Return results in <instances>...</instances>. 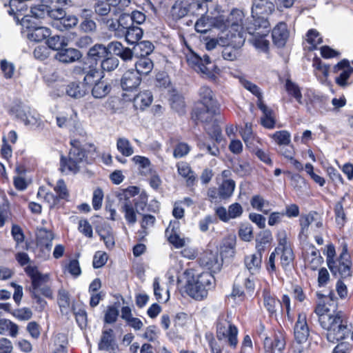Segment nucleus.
Here are the masks:
<instances>
[{"label":"nucleus","mask_w":353,"mask_h":353,"mask_svg":"<svg viewBox=\"0 0 353 353\" xmlns=\"http://www.w3.org/2000/svg\"><path fill=\"white\" fill-rule=\"evenodd\" d=\"M27 274L32 281V290H37L40 287L46 285L50 280L48 274H41L36 266L28 265L25 268Z\"/></svg>","instance_id":"nucleus-17"},{"label":"nucleus","mask_w":353,"mask_h":353,"mask_svg":"<svg viewBox=\"0 0 353 353\" xmlns=\"http://www.w3.org/2000/svg\"><path fill=\"white\" fill-rule=\"evenodd\" d=\"M53 239L54 234L52 231L48 230L44 228L38 229L37 232V245L44 253L45 256L48 257L50 256Z\"/></svg>","instance_id":"nucleus-13"},{"label":"nucleus","mask_w":353,"mask_h":353,"mask_svg":"<svg viewBox=\"0 0 353 353\" xmlns=\"http://www.w3.org/2000/svg\"><path fill=\"white\" fill-rule=\"evenodd\" d=\"M113 331L111 329L105 330L102 333V336L99 343V349L100 350L109 351L112 348L114 343Z\"/></svg>","instance_id":"nucleus-43"},{"label":"nucleus","mask_w":353,"mask_h":353,"mask_svg":"<svg viewBox=\"0 0 353 353\" xmlns=\"http://www.w3.org/2000/svg\"><path fill=\"white\" fill-rule=\"evenodd\" d=\"M234 171L240 176H246L252 172V166L249 162L239 161L233 166Z\"/></svg>","instance_id":"nucleus-54"},{"label":"nucleus","mask_w":353,"mask_h":353,"mask_svg":"<svg viewBox=\"0 0 353 353\" xmlns=\"http://www.w3.org/2000/svg\"><path fill=\"white\" fill-rule=\"evenodd\" d=\"M200 101L205 110L197 114L198 120L206 123L205 130L217 142L221 141V132L219 126L215 123L214 117L219 112V103L210 88L203 85L199 91Z\"/></svg>","instance_id":"nucleus-4"},{"label":"nucleus","mask_w":353,"mask_h":353,"mask_svg":"<svg viewBox=\"0 0 353 353\" xmlns=\"http://www.w3.org/2000/svg\"><path fill=\"white\" fill-rule=\"evenodd\" d=\"M10 112L30 129L40 130L45 126L40 114L35 110L23 103H14L11 107Z\"/></svg>","instance_id":"nucleus-7"},{"label":"nucleus","mask_w":353,"mask_h":353,"mask_svg":"<svg viewBox=\"0 0 353 353\" xmlns=\"http://www.w3.org/2000/svg\"><path fill=\"white\" fill-rule=\"evenodd\" d=\"M132 161L138 166V170L141 174L148 176L152 171V166L150 160L142 156H134Z\"/></svg>","instance_id":"nucleus-37"},{"label":"nucleus","mask_w":353,"mask_h":353,"mask_svg":"<svg viewBox=\"0 0 353 353\" xmlns=\"http://www.w3.org/2000/svg\"><path fill=\"white\" fill-rule=\"evenodd\" d=\"M134 56L137 57H147L153 50V44L148 41H143L137 43L133 48Z\"/></svg>","instance_id":"nucleus-34"},{"label":"nucleus","mask_w":353,"mask_h":353,"mask_svg":"<svg viewBox=\"0 0 353 353\" xmlns=\"http://www.w3.org/2000/svg\"><path fill=\"white\" fill-rule=\"evenodd\" d=\"M107 261V254L103 251H97L94 255L92 265L94 268H100L105 264Z\"/></svg>","instance_id":"nucleus-60"},{"label":"nucleus","mask_w":353,"mask_h":353,"mask_svg":"<svg viewBox=\"0 0 353 353\" xmlns=\"http://www.w3.org/2000/svg\"><path fill=\"white\" fill-rule=\"evenodd\" d=\"M111 90L110 85L104 81H99L94 83L92 90V96L97 99L105 97Z\"/></svg>","instance_id":"nucleus-41"},{"label":"nucleus","mask_w":353,"mask_h":353,"mask_svg":"<svg viewBox=\"0 0 353 353\" xmlns=\"http://www.w3.org/2000/svg\"><path fill=\"white\" fill-rule=\"evenodd\" d=\"M278 245L274 250L276 255L280 256L281 264L284 269L290 266L294 259V254L290 243L288 241V234L285 230L277 232Z\"/></svg>","instance_id":"nucleus-9"},{"label":"nucleus","mask_w":353,"mask_h":353,"mask_svg":"<svg viewBox=\"0 0 353 353\" xmlns=\"http://www.w3.org/2000/svg\"><path fill=\"white\" fill-rule=\"evenodd\" d=\"M190 150V146L187 143H179L174 148L173 156L176 159L182 158L187 155Z\"/></svg>","instance_id":"nucleus-63"},{"label":"nucleus","mask_w":353,"mask_h":353,"mask_svg":"<svg viewBox=\"0 0 353 353\" xmlns=\"http://www.w3.org/2000/svg\"><path fill=\"white\" fill-rule=\"evenodd\" d=\"M34 57L39 60L43 61L50 55V50L46 46H38L33 51Z\"/></svg>","instance_id":"nucleus-64"},{"label":"nucleus","mask_w":353,"mask_h":353,"mask_svg":"<svg viewBox=\"0 0 353 353\" xmlns=\"http://www.w3.org/2000/svg\"><path fill=\"white\" fill-rule=\"evenodd\" d=\"M56 59L60 62L69 63H72L81 57V53L74 48H62L55 56Z\"/></svg>","instance_id":"nucleus-23"},{"label":"nucleus","mask_w":353,"mask_h":353,"mask_svg":"<svg viewBox=\"0 0 353 353\" xmlns=\"http://www.w3.org/2000/svg\"><path fill=\"white\" fill-rule=\"evenodd\" d=\"M238 330L225 316L219 317L216 325V337L219 341H223L235 348L238 344Z\"/></svg>","instance_id":"nucleus-10"},{"label":"nucleus","mask_w":353,"mask_h":353,"mask_svg":"<svg viewBox=\"0 0 353 353\" xmlns=\"http://www.w3.org/2000/svg\"><path fill=\"white\" fill-rule=\"evenodd\" d=\"M21 24L23 26H26L28 28H31L28 34V38L29 40L40 42L51 35V30L50 28L43 26L39 27H29L27 24L30 21L29 17L23 16L20 19Z\"/></svg>","instance_id":"nucleus-12"},{"label":"nucleus","mask_w":353,"mask_h":353,"mask_svg":"<svg viewBox=\"0 0 353 353\" xmlns=\"http://www.w3.org/2000/svg\"><path fill=\"white\" fill-rule=\"evenodd\" d=\"M309 334L307 316L305 313H300L294 327V339L299 343H305Z\"/></svg>","instance_id":"nucleus-16"},{"label":"nucleus","mask_w":353,"mask_h":353,"mask_svg":"<svg viewBox=\"0 0 353 353\" xmlns=\"http://www.w3.org/2000/svg\"><path fill=\"white\" fill-rule=\"evenodd\" d=\"M262 261V254L260 252L247 256L245 258V265L252 274L259 272Z\"/></svg>","instance_id":"nucleus-29"},{"label":"nucleus","mask_w":353,"mask_h":353,"mask_svg":"<svg viewBox=\"0 0 353 353\" xmlns=\"http://www.w3.org/2000/svg\"><path fill=\"white\" fill-rule=\"evenodd\" d=\"M117 148L124 157H130L134 154V148L130 141L124 137L119 138L117 139Z\"/></svg>","instance_id":"nucleus-45"},{"label":"nucleus","mask_w":353,"mask_h":353,"mask_svg":"<svg viewBox=\"0 0 353 353\" xmlns=\"http://www.w3.org/2000/svg\"><path fill=\"white\" fill-rule=\"evenodd\" d=\"M345 197L341 198V200L336 203L334 207L335 219L338 225L343 226L345 222L346 216L343 207V201Z\"/></svg>","instance_id":"nucleus-51"},{"label":"nucleus","mask_w":353,"mask_h":353,"mask_svg":"<svg viewBox=\"0 0 353 353\" xmlns=\"http://www.w3.org/2000/svg\"><path fill=\"white\" fill-rule=\"evenodd\" d=\"M274 5L269 0H254L252 7V18L244 24V27L251 36L250 41L257 49L266 51L270 42L267 39L270 32V24L263 17L272 14Z\"/></svg>","instance_id":"nucleus-1"},{"label":"nucleus","mask_w":353,"mask_h":353,"mask_svg":"<svg viewBox=\"0 0 353 353\" xmlns=\"http://www.w3.org/2000/svg\"><path fill=\"white\" fill-rule=\"evenodd\" d=\"M154 67L153 62L148 57H139V60L135 63V72L139 75H147L152 70Z\"/></svg>","instance_id":"nucleus-35"},{"label":"nucleus","mask_w":353,"mask_h":353,"mask_svg":"<svg viewBox=\"0 0 353 353\" xmlns=\"http://www.w3.org/2000/svg\"><path fill=\"white\" fill-rule=\"evenodd\" d=\"M272 37L276 46H283L289 37L287 25L285 23H279L274 28Z\"/></svg>","instance_id":"nucleus-22"},{"label":"nucleus","mask_w":353,"mask_h":353,"mask_svg":"<svg viewBox=\"0 0 353 353\" xmlns=\"http://www.w3.org/2000/svg\"><path fill=\"white\" fill-rule=\"evenodd\" d=\"M327 256V264L330 271L336 274V269L335 268L336 261H334V256L336 255L335 248L332 244L327 245L326 252Z\"/></svg>","instance_id":"nucleus-53"},{"label":"nucleus","mask_w":353,"mask_h":353,"mask_svg":"<svg viewBox=\"0 0 353 353\" xmlns=\"http://www.w3.org/2000/svg\"><path fill=\"white\" fill-rule=\"evenodd\" d=\"M242 17L243 12L239 10L233 11L225 21L222 16L216 19L203 16L196 22L195 30L198 32L205 33L210 30L212 25L220 29L228 28L232 30H236L235 27L240 26L237 21H242Z\"/></svg>","instance_id":"nucleus-6"},{"label":"nucleus","mask_w":353,"mask_h":353,"mask_svg":"<svg viewBox=\"0 0 353 353\" xmlns=\"http://www.w3.org/2000/svg\"><path fill=\"white\" fill-rule=\"evenodd\" d=\"M303 256L305 267L315 270L323 261L319 250L312 245H309L304 249Z\"/></svg>","instance_id":"nucleus-14"},{"label":"nucleus","mask_w":353,"mask_h":353,"mask_svg":"<svg viewBox=\"0 0 353 353\" xmlns=\"http://www.w3.org/2000/svg\"><path fill=\"white\" fill-rule=\"evenodd\" d=\"M70 143L72 148L68 154V159L61 158V170L67 174L77 172L81 164L86 161L88 154L95 151L94 145L86 143L84 136H81V139H72Z\"/></svg>","instance_id":"nucleus-5"},{"label":"nucleus","mask_w":353,"mask_h":353,"mask_svg":"<svg viewBox=\"0 0 353 353\" xmlns=\"http://www.w3.org/2000/svg\"><path fill=\"white\" fill-rule=\"evenodd\" d=\"M259 108L263 112V116L261 119V125L268 129H272L274 127L275 119L272 115V111L268 108L263 101L256 103Z\"/></svg>","instance_id":"nucleus-24"},{"label":"nucleus","mask_w":353,"mask_h":353,"mask_svg":"<svg viewBox=\"0 0 353 353\" xmlns=\"http://www.w3.org/2000/svg\"><path fill=\"white\" fill-rule=\"evenodd\" d=\"M240 238L244 241H250L253 238L252 228L248 224L241 225L239 230Z\"/></svg>","instance_id":"nucleus-61"},{"label":"nucleus","mask_w":353,"mask_h":353,"mask_svg":"<svg viewBox=\"0 0 353 353\" xmlns=\"http://www.w3.org/2000/svg\"><path fill=\"white\" fill-rule=\"evenodd\" d=\"M214 282V278L210 272L198 273L192 269L186 270L178 277L181 288L197 301L207 297L208 292L213 287Z\"/></svg>","instance_id":"nucleus-3"},{"label":"nucleus","mask_w":353,"mask_h":353,"mask_svg":"<svg viewBox=\"0 0 353 353\" xmlns=\"http://www.w3.org/2000/svg\"><path fill=\"white\" fill-rule=\"evenodd\" d=\"M334 72L339 74L336 77V83L341 87H345L349 85L348 79L353 74V68H352L349 62L343 60L336 65L334 68Z\"/></svg>","instance_id":"nucleus-15"},{"label":"nucleus","mask_w":353,"mask_h":353,"mask_svg":"<svg viewBox=\"0 0 353 353\" xmlns=\"http://www.w3.org/2000/svg\"><path fill=\"white\" fill-rule=\"evenodd\" d=\"M121 0H107L105 2L98 3L95 6V12L101 16L107 15L110 12V6H116Z\"/></svg>","instance_id":"nucleus-50"},{"label":"nucleus","mask_w":353,"mask_h":353,"mask_svg":"<svg viewBox=\"0 0 353 353\" xmlns=\"http://www.w3.org/2000/svg\"><path fill=\"white\" fill-rule=\"evenodd\" d=\"M125 41L130 44L137 43L143 36V30L137 26H131L124 32Z\"/></svg>","instance_id":"nucleus-44"},{"label":"nucleus","mask_w":353,"mask_h":353,"mask_svg":"<svg viewBox=\"0 0 353 353\" xmlns=\"http://www.w3.org/2000/svg\"><path fill=\"white\" fill-rule=\"evenodd\" d=\"M323 41L322 37L320 36L316 30L311 29L308 30L305 36V48L309 50H313L316 48L317 46Z\"/></svg>","instance_id":"nucleus-31"},{"label":"nucleus","mask_w":353,"mask_h":353,"mask_svg":"<svg viewBox=\"0 0 353 353\" xmlns=\"http://www.w3.org/2000/svg\"><path fill=\"white\" fill-rule=\"evenodd\" d=\"M19 334V326L9 319H0V334L16 337Z\"/></svg>","instance_id":"nucleus-30"},{"label":"nucleus","mask_w":353,"mask_h":353,"mask_svg":"<svg viewBox=\"0 0 353 353\" xmlns=\"http://www.w3.org/2000/svg\"><path fill=\"white\" fill-rule=\"evenodd\" d=\"M336 273H339L342 278H347L351 276L350 262L347 259V250H344L340 256L339 265L335 263Z\"/></svg>","instance_id":"nucleus-25"},{"label":"nucleus","mask_w":353,"mask_h":353,"mask_svg":"<svg viewBox=\"0 0 353 353\" xmlns=\"http://www.w3.org/2000/svg\"><path fill=\"white\" fill-rule=\"evenodd\" d=\"M141 83V77L133 70L126 71L121 79V85L123 90L132 91L137 89Z\"/></svg>","instance_id":"nucleus-18"},{"label":"nucleus","mask_w":353,"mask_h":353,"mask_svg":"<svg viewBox=\"0 0 353 353\" xmlns=\"http://www.w3.org/2000/svg\"><path fill=\"white\" fill-rule=\"evenodd\" d=\"M178 173L182 177L186 179L188 185L192 184L195 180L194 172L191 170L188 163L181 161L176 164Z\"/></svg>","instance_id":"nucleus-38"},{"label":"nucleus","mask_w":353,"mask_h":353,"mask_svg":"<svg viewBox=\"0 0 353 353\" xmlns=\"http://www.w3.org/2000/svg\"><path fill=\"white\" fill-rule=\"evenodd\" d=\"M314 313L318 317L321 327L325 332L328 341L337 343L350 337L353 341V325L349 323L341 311H333L321 302L317 303Z\"/></svg>","instance_id":"nucleus-2"},{"label":"nucleus","mask_w":353,"mask_h":353,"mask_svg":"<svg viewBox=\"0 0 353 353\" xmlns=\"http://www.w3.org/2000/svg\"><path fill=\"white\" fill-rule=\"evenodd\" d=\"M88 55L94 60L105 58L108 55V49L102 44H95L90 48Z\"/></svg>","instance_id":"nucleus-46"},{"label":"nucleus","mask_w":353,"mask_h":353,"mask_svg":"<svg viewBox=\"0 0 353 353\" xmlns=\"http://www.w3.org/2000/svg\"><path fill=\"white\" fill-rule=\"evenodd\" d=\"M101 78V72L99 70L97 69H90L86 72L83 79V83H82L89 88L90 85L94 83H95L97 80H99Z\"/></svg>","instance_id":"nucleus-55"},{"label":"nucleus","mask_w":353,"mask_h":353,"mask_svg":"<svg viewBox=\"0 0 353 353\" xmlns=\"http://www.w3.org/2000/svg\"><path fill=\"white\" fill-rule=\"evenodd\" d=\"M58 304L62 314H68L70 310V295L68 291L61 288L58 291Z\"/></svg>","instance_id":"nucleus-42"},{"label":"nucleus","mask_w":353,"mask_h":353,"mask_svg":"<svg viewBox=\"0 0 353 353\" xmlns=\"http://www.w3.org/2000/svg\"><path fill=\"white\" fill-rule=\"evenodd\" d=\"M121 212L124 214V217L129 224H134L137 222V214L132 203L125 200L121 205Z\"/></svg>","instance_id":"nucleus-39"},{"label":"nucleus","mask_w":353,"mask_h":353,"mask_svg":"<svg viewBox=\"0 0 353 353\" xmlns=\"http://www.w3.org/2000/svg\"><path fill=\"white\" fill-rule=\"evenodd\" d=\"M101 239L103 240L108 248H112L114 245V238L110 228L102 230L99 232Z\"/></svg>","instance_id":"nucleus-56"},{"label":"nucleus","mask_w":353,"mask_h":353,"mask_svg":"<svg viewBox=\"0 0 353 353\" xmlns=\"http://www.w3.org/2000/svg\"><path fill=\"white\" fill-rule=\"evenodd\" d=\"M155 222V217L152 215H144L143 216L141 225L142 230L139 232L140 236L142 237L145 236L147 234V232L145 231L148 228L152 227Z\"/></svg>","instance_id":"nucleus-59"},{"label":"nucleus","mask_w":353,"mask_h":353,"mask_svg":"<svg viewBox=\"0 0 353 353\" xmlns=\"http://www.w3.org/2000/svg\"><path fill=\"white\" fill-rule=\"evenodd\" d=\"M312 65L316 77L321 81V83H325L329 76L330 67L323 63L318 59L314 60Z\"/></svg>","instance_id":"nucleus-33"},{"label":"nucleus","mask_w":353,"mask_h":353,"mask_svg":"<svg viewBox=\"0 0 353 353\" xmlns=\"http://www.w3.org/2000/svg\"><path fill=\"white\" fill-rule=\"evenodd\" d=\"M76 117V114L68 108L56 116L57 125L60 128H68L74 123Z\"/></svg>","instance_id":"nucleus-21"},{"label":"nucleus","mask_w":353,"mask_h":353,"mask_svg":"<svg viewBox=\"0 0 353 353\" xmlns=\"http://www.w3.org/2000/svg\"><path fill=\"white\" fill-rule=\"evenodd\" d=\"M237 21L240 26H236V30L230 29L229 30V32L231 33L230 34L225 33L227 37L226 41L229 43L225 45V48L222 52V56L225 60L234 61L236 59L240 56L239 49L245 42V37L244 36V32L239 30V28H243L242 21L238 20Z\"/></svg>","instance_id":"nucleus-8"},{"label":"nucleus","mask_w":353,"mask_h":353,"mask_svg":"<svg viewBox=\"0 0 353 353\" xmlns=\"http://www.w3.org/2000/svg\"><path fill=\"white\" fill-rule=\"evenodd\" d=\"M250 204L252 207L264 214H268L270 211V203L260 195H255L252 196Z\"/></svg>","instance_id":"nucleus-36"},{"label":"nucleus","mask_w":353,"mask_h":353,"mask_svg":"<svg viewBox=\"0 0 353 353\" xmlns=\"http://www.w3.org/2000/svg\"><path fill=\"white\" fill-rule=\"evenodd\" d=\"M48 48L58 52L65 46H68V41L64 37L59 36H53L50 37L47 41Z\"/></svg>","instance_id":"nucleus-49"},{"label":"nucleus","mask_w":353,"mask_h":353,"mask_svg":"<svg viewBox=\"0 0 353 353\" xmlns=\"http://www.w3.org/2000/svg\"><path fill=\"white\" fill-rule=\"evenodd\" d=\"M153 101V97L150 91L139 93L134 99V105L136 109L143 110L149 107Z\"/></svg>","instance_id":"nucleus-26"},{"label":"nucleus","mask_w":353,"mask_h":353,"mask_svg":"<svg viewBox=\"0 0 353 353\" xmlns=\"http://www.w3.org/2000/svg\"><path fill=\"white\" fill-rule=\"evenodd\" d=\"M299 221L301 230L299 238L301 241H304L307 239L310 228L314 234L321 233L323 230L322 219L316 212H310L301 216Z\"/></svg>","instance_id":"nucleus-11"},{"label":"nucleus","mask_w":353,"mask_h":353,"mask_svg":"<svg viewBox=\"0 0 353 353\" xmlns=\"http://www.w3.org/2000/svg\"><path fill=\"white\" fill-rule=\"evenodd\" d=\"M79 22L78 18L72 14H65L60 20L53 22V26L61 31H65L75 27Z\"/></svg>","instance_id":"nucleus-27"},{"label":"nucleus","mask_w":353,"mask_h":353,"mask_svg":"<svg viewBox=\"0 0 353 353\" xmlns=\"http://www.w3.org/2000/svg\"><path fill=\"white\" fill-rule=\"evenodd\" d=\"M119 63V61L116 57H107L101 61V66L103 70L110 72L118 67Z\"/></svg>","instance_id":"nucleus-58"},{"label":"nucleus","mask_w":353,"mask_h":353,"mask_svg":"<svg viewBox=\"0 0 353 353\" xmlns=\"http://www.w3.org/2000/svg\"><path fill=\"white\" fill-rule=\"evenodd\" d=\"M190 0H177L170 10V16L173 20L177 21L188 14L190 12Z\"/></svg>","instance_id":"nucleus-20"},{"label":"nucleus","mask_w":353,"mask_h":353,"mask_svg":"<svg viewBox=\"0 0 353 353\" xmlns=\"http://www.w3.org/2000/svg\"><path fill=\"white\" fill-rule=\"evenodd\" d=\"M235 188V182L232 179H225L219 188V196L221 199H225L230 197Z\"/></svg>","instance_id":"nucleus-40"},{"label":"nucleus","mask_w":353,"mask_h":353,"mask_svg":"<svg viewBox=\"0 0 353 353\" xmlns=\"http://www.w3.org/2000/svg\"><path fill=\"white\" fill-rule=\"evenodd\" d=\"M285 90L288 93L292 95L299 104H303L302 94L300 88L297 84L290 79H287L285 82Z\"/></svg>","instance_id":"nucleus-47"},{"label":"nucleus","mask_w":353,"mask_h":353,"mask_svg":"<svg viewBox=\"0 0 353 353\" xmlns=\"http://www.w3.org/2000/svg\"><path fill=\"white\" fill-rule=\"evenodd\" d=\"M168 236L169 242L176 248H181L190 242L188 238L181 237L178 233L170 234Z\"/></svg>","instance_id":"nucleus-57"},{"label":"nucleus","mask_w":353,"mask_h":353,"mask_svg":"<svg viewBox=\"0 0 353 353\" xmlns=\"http://www.w3.org/2000/svg\"><path fill=\"white\" fill-rule=\"evenodd\" d=\"M264 349L267 353H282L281 351L285 348V341L281 334L275 335L273 339L266 337L263 342Z\"/></svg>","instance_id":"nucleus-19"},{"label":"nucleus","mask_w":353,"mask_h":353,"mask_svg":"<svg viewBox=\"0 0 353 353\" xmlns=\"http://www.w3.org/2000/svg\"><path fill=\"white\" fill-rule=\"evenodd\" d=\"M88 88L82 83H71L68 85L65 92L66 94L74 99H80L85 95Z\"/></svg>","instance_id":"nucleus-28"},{"label":"nucleus","mask_w":353,"mask_h":353,"mask_svg":"<svg viewBox=\"0 0 353 353\" xmlns=\"http://www.w3.org/2000/svg\"><path fill=\"white\" fill-rule=\"evenodd\" d=\"M263 305L270 314H276L281 306V303L274 295L268 291L263 292Z\"/></svg>","instance_id":"nucleus-32"},{"label":"nucleus","mask_w":353,"mask_h":353,"mask_svg":"<svg viewBox=\"0 0 353 353\" xmlns=\"http://www.w3.org/2000/svg\"><path fill=\"white\" fill-rule=\"evenodd\" d=\"M272 138L279 145H288L290 143L291 136L286 130L278 131L272 135Z\"/></svg>","instance_id":"nucleus-52"},{"label":"nucleus","mask_w":353,"mask_h":353,"mask_svg":"<svg viewBox=\"0 0 353 353\" xmlns=\"http://www.w3.org/2000/svg\"><path fill=\"white\" fill-rule=\"evenodd\" d=\"M239 81L245 89L250 91L251 93H252L258 98L257 102L263 101L262 93L261 92L260 88L256 84L247 80L244 77H239Z\"/></svg>","instance_id":"nucleus-48"},{"label":"nucleus","mask_w":353,"mask_h":353,"mask_svg":"<svg viewBox=\"0 0 353 353\" xmlns=\"http://www.w3.org/2000/svg\"><path fill=\"white\" fill-rule=\"evenodd\" d=\"M54 190L58 194L59 199H67L68 198L69 193L68 192L66 185L62 179H60L57 182Z\"/></svg>","instance_id":"nucleus-62"}]
</instances>
